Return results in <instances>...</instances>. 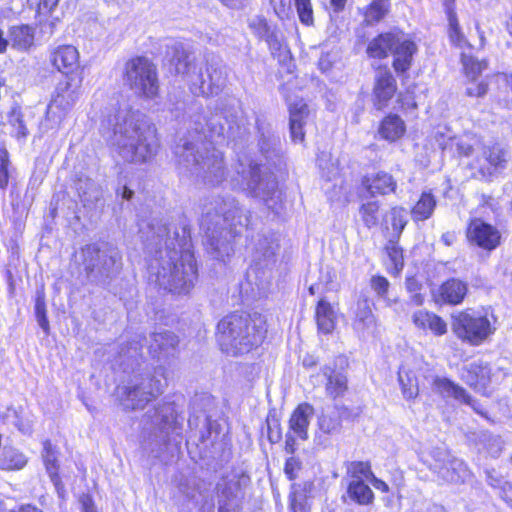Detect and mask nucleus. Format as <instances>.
<instances>
[{
  "label": "nucleus",
  "instance_id": "1",
  "mask_svg": "<svg viewBox=\"0 0 512 512\" xmlns=\"http://www.w3.org/2000/svg\"><path fill=\"white\" fill-rule=\"evenodd\" d=\"M101 130L125 161L144 163L157 151L156 130L139 112L119 109L103 119Z\"/></svg>",
  "mask_w": 512,
  "mask_h": 512
},
{
  "label": "nucleus",
  "instance_id": "2",
  "mask_svg": "<svg viewBox=\"0 0 512 512\" xmlns=\"http://www.w3.org/2000/svg\"><path fill=\"white\" fill-rule=\"evenodd\" d=\"M266 331V323L261 316L232 313L219 321L217 341L224 353L237 356L260 345Z\"/></svg>",
  "mask_w": 512,
  "mask_h": 512
},
{
  "label": "nucleus",
  "instance_id": "3",
  "mask_svg": "<svg viewBox=\"0 0 512 512\" xmlns=\"http://www.w3.org/2000/svg\"><path fill=\"white\" fill-rule=\"evenodd\" d=\"M175 153L179 164L205 184L214 186L225 179L223 154L215 149L211 142L200 137L194 141L187 140L177 146Z\"/></svg>",
  "mask_w": 512,
  "mask_h": 512
},
{
  "label": "nucleus",
  "instance_id": "4",
  "mask_svg": "<svg viewBox=\"0 0 512 512\" xmlns=\"http://www.w3.org/2000/svg\"><path fill=\"white\" fill-rule=\"evenodd\" d=\"M240 209L233 198L215 199L207 207L202 217L201 226L205 231L211 248L217 252V257L229 256L232 251L230 239L232 226L242 224Z\"/></svg>",
  "mask_w": 512,
  "mask_h": 512
},
{
  "label": "nucleus",
  "instance_id": "5",
  "mask_svg": "<svg viewBox=\"0 0 512 512\" xmlns=\"http://www.w3.org/2000/svg\"><path fill=\"white\" fill-rule=\"evenodd\" d=\"M167 244L166 256L161 254L157 282L166 290L177 294L188 293L197 279V268L193 256L179 252L173 241Z\"/></svg>",
  "mask_w": 512,
  "mask_h": 512
},
{
  "label": "nucleus",
  "instance_id": "6",
  "mask_svg": "<svg viewBox=\"0 0 512 512\" xmlns=\"http://www.w3.org/2000/svg\"><path fill=\"white\" fill-rule=\"evenodd\" d=\"M497 319L493 313L466 309L452 314L451 329L464 343L479 346L496 331Z\"/></svg>",
  "mask_w": 512,
  "mask_h": 512
},
{
  "label": "nucleus",
  "instance_id": "7",
  "mask_svg": "<svg viewBox=\"0 0 512 512\" xmlns=\"http://www.w3.org/2000/svg\"><path fill=\"white\" fill-rule=\"evenodd\" d=\"M164 368L155 369L154 374L136 377L129 385L121 388L125 395L123 404L127 408L142 409L163 393L167 385Z\"/></svg>",
  "mask_w": 512,
  "mask_h": 512
},
{
  "label": "nucleus",
  "instance_id": "8",
  "mask_svg": "<svg viewBox=\"0 0 512 512\" xmlns=\"http://www.w3.org/2000/svg\"><path fill=\"white\" fill-rule=\"evenodd\" d=\"M124 81L138 96L152 99L158 95L157 69L146 57H134L125 63Z\"/></svg>",
  "mask_w": 512,
  "mask_h": 512
},
{
  "label": "nucleus",
  "instance_id": "9",
  "mask_svg": "<svg viewBox=\"0 0 512 512\" xmlns=\"http://www.w3.org/2000/svg\"><path fill=\"white\" fill-rule=\"evenodd\" d=\"M83 265L88 275L108 278L121 268L119 250L107 243L90 244L82 249Z\"/></svg>",
  "mask_w": 512,
  "mask_h": 512
},
{
  "label": "nucleus",
  "instance_id": "10",
  "mask_svg": "<svg viewBox=\"0 0 512 512\" xmlns=\"http://www.w3.org/2000/svg\"><path fill=\"white\" fill-rule=\"evenodd\" d=\"M431 457L432 460L428 467L443 482L460 483L468 477L469 471L465 463L451 455L447 450L434 449L431 452Z\"/></svg>",
  "mask_w": 512,
  "mask_h": 512
},
{
  "label": "nucleus",
  "instance_id": "11",
  "mask_svg": "<svg viewBox=\"0 0 512 512\" xmlns=\"http://www.w3.org/2000/svg\"><path fill=\"white\" fill-rule=\"evenodd\" d=\"M241 173L245 181L244 190L264 201L272 198L277 189V182L272 174L262 173L257 164H250L249 169Z\"/></svg>",
  "mask_w": 512,
  "mask_h": 512
},
{
  "label": "nucleus",
  "instance_id": "12",
  "mask_svg": "<svg viewBox=\"0 0 512 512\" xmlns=\"http://www.w3.org/2000/svg\"><path fill=\"white\" fill-rule=\"evenodd\" d=\"M467 238L471 243L487 251L496 249L501 242V234L498 229L481 219H474L470 222Z\"/></svg>",
  "mask_w": 512,
  "mask_h": 512
},
{
  "label": "nucleus",
  "instance_id": "13",
  "mask_svg": "<svg viewBox=\"0 0 512 512\" xmlns=\"http://www.w3.org/2000/svg\"><path fill=\"white\" fill-rule=\"evenodd\" d=\"M435 393L443 398H453L459 403L470 406L476 413L485 416L481 405L474 400L460 385L444 377H435L432 383Z\"/></svg>",
  "mask_w": 512,
  "mask_h": 512
},
{
  "label": "nucleus",
  "instance_id": "14",
  "mask_svg": "<svg viewBox=\"0 0 512 512\" xmlns=\"http://www.w3.org/2000/svg\"><path fill=\"white\" fill-rule=\"evenodd\" d=\"M373 304L368 299H359L353 310L351 326L358 337L365 338L377 329V318L372 310Z\"/></svg>",
  "mask_w": 512,
  "mask_h": 512
},
{
  "label": "nucleus",
  "instance_id": "15",
  "mask_svg": "<svg viewBox=\"0 0 512 512\" xmlns=\"http://www.w3.org/2000/svg\"><path fill=\"white\" fill-rule=\"evenodd\" d=\"M396 90L397 84L392 73L387 68L379 69L373 87L374 106L378 110L386 107L395 95Z\"/></svg>",
  "mask_w": 512,
  "mask_h": 512
},
{
  "label": "nucleus",
  "instance_id": "16",
  "mask_svg": "<svg viewBox=\"0 0 512 512\" xmlns=\"http://www.w3.org/2000/svg\"><path fill=\"white\" fill-rule=\"evenodd\" d=\"M421 358H415L411 363L403 364L398 372V381L401 386L402 395L406 400L415 399L419 394V383L417 372L424 366Z\"/></svg>",
  "mask_w": 512,
  "mask_h": 512
},
{
  "label": "nucleus",
  "instance_id": "17",
  "mask_svg": "<svg viewBox=\"0 0 512 512\" xmlns=\"http://www.w3.org/2000/svg\"><path fill=\"white\" fill-rule=\"evenodd\" d=\"M289 115L291 138L294 142H302L305 136L303 127L310 115L308 105L302 99L289 102Z\"/></svg>",
  "mask_w": 512,
  "mask_h": 512
},
{
  "label": "nucleus",
  "instance_id": "18",
  "mask_svg": "<svg viewBox=\"0 0 512 512\" xmlns=\"http://www.w3.org/2000/svg\"><path fill=\"white\" fill-rule=\"evenodd\" d=\"M178 344L179 339L173 332H156L151 337L149 351L154 357L165 359L175 354Z\"/></svg>",
  "mask_w": 512,
  "mask_h": 512
},
{
  "label": "nucleus",
  "instance_id": "19",
  "mask_svg": "<svg viewBox=\"0 0 512 512\" xmlns=\"http://www.w3.org/2000/svg\"><path fill=\"white\" fill-rule=\"evenodd\" d=\"M51 62L58 71L69 74L79 67V52L72 45H62L51 52Z\"/></svg>",
  "mask_w": 512,
  "mask_h": 512
},
{
  "label": "nucleus",
  "instance_id": "20",
  "mask_svg": "<svg viewBox=\"0 0 512 512\" xmlns=\"http://www.w3.org/2000/svg\"><path fill=\"white\" fill-rule=\"evenodd\" d=\"M412 322L418 329L430 331L437 337L445 335L448 331L446 321L439 315L427 310H418L414 312L412 315Z\"/></svg>",
  "mask_w": 512,
  "mask_h": 512
},
{
  "label": "nucleus",
  "instance_id": "21",
  "mask_svg": "<svg viewBox=\"0 0 512 512\" xmlns=\"http://www.w3.org/2000/svg\"><path fill=\"white\" fill-rule=\"evenodd\" d=\"M41 458L45 465L46 471L56 487L57 492L60 494L63 490V485L58 473V448L50 440L46 439L42 442Z\"/></svg>",
  "mask_w": 512,
  "mask_h": 512
},
{
  "label": "nucleus",
  "instance_id": "22",
  "mask_svg": "<svg viewBox=\"0 0 512 512\" xmlns=\"http://www.w3.org/2000/svg\"><path fill=\"white\" fill-rule=\"evenodd\" d=\"M313 414L314 408L310 404L303 403L298 405L289 419L290 431L298 438L306 440L308 438V426Z\"/></svg>",
  "mask_w": 512,
  "mask_h": 512
},
{
  "label": "nucleus",
  "instance_id": "23",
  "mask_svg": "<svg viewBox=\"0 0 512 512\" xmlns=\"http://www.w3.org/2000/svg\"><path fill=\"white\" fill-rule=\"evenodd\" d=\"M362 184L372 195H386L395 192L397 188V183L393 176L384 171L365 176Z\"/></svg>",
  "mask_w": 512,
  "mask_h": 512
},
{
  "label": "nucleus",
  "instance_id": "24",
  "mask_svg": "<svg viewBox=\"0 0 512 512\" xmlns=\"http://www.w3.org/2000/svg\"><path fill=\"white\" fill-rule=\"evenodd\" d=\"M80 95V83L66 80L57 85L55 95L51 102L60 105L62 108L71 111Z\"/></svg>",
  "mask_w": 512,
  "mask_h": 512
},
{
  "label": "nucleus",
  "instance_id": "25",
  "mask_svg": "<svg viewBox=\"0 0 512 512\" xmlns=\"http://www.w3.org/2000/svg\"><path fill=\"white\" fill-rule=\"evenodd\" d=\"M417 51V47L414 42L399 38V42L393 48V68L396 72H406L410 69L412 64V57Z\"/></svg>",
  "mask_w": 512,
  "mask_h": 512
},
{
  "label": "nucleus",
  "instance_id": "26",
  "mask_svg": "<svg viewBox=\"0 0 512 512\" xmlns=\"http://www.w3.org/2000/svg\"><path fill=\"white\" fill-rule=\"evenodd\" d=\"M70 111L62 108L53 102H50L45 118L40 123V131L43 134H56L61 128L64 120Z\"/></svg>",
  "mask_w": 512,
  "mask_h": 512
},
{
  "label": "nucleus",
  "instance_id": "27",
  "mask_svg": "<svg viewBox=\"0 0 512 512\" xmlns=\"http://www.w3.org/2000/svg\"><path fill=\"white\" fill-rule=\"evenodd\" d=\"M406 132L405 122L396 114H389L380 123L378 133L380 137L389 142L399 140Z\"/></svg>",
  "mask_w": 512,
  "mask_h": 512
},
{
  "label": "nucleus",
  "instance_id": "28",
  "mask_svg": "<svg viewBox=\"0 0 512 512\" xmlns=\"http://www.w3.org/2000/svg\"><path fill=\"white\" fill-rule=\"evenodd\" d=\"M399 37L392 33L380 34L372 39L367 46V54L371 58L383 59L388 56V52L393 51Z\"/></svg>",
  "mask_w": 512,
  "mask_h": 512
},
{
  "label": "nucleus",
  "instance_id": "29",
  "mask_svg": "<svg viewBox=\"0 0 512 512\" xmlns=\"http://www.w3.org/2000/svg\"><path fill=\"white\" fill-rule=\"evenodd\" d=\"M491 369L487 363L473 362L471 363L465 375L466 382L477 391L486 388L490 382Z\"/></svg>",
  "mask_w": 512,
  "mask_h": 512
},
{
  "label": "nucleus",
  "instance_id": "30",
  "mask_svg": "<svg viewBox=\"0 0 512 512\" xmlns=\"http://www.w3.org/2000/svg\"><path fill=\"white\" fill-rule=\"evenodd\" d=\"M336 312L332 305L321 299L316 307V322L319 331L325 334L331 333L336 326Z\"/></svg>",
  "mask_w": 512,
  "mask_h": 512
},
{
  "label": "nucleus",
  "instance_id": "31",
  "mask_svg": "<svg viewBox=\"0 0 512 512\" xmlns=\"http://www.w3.org/2000/svg\"><path fill=\"white\" fill-rule=\"evenodd\" d=\"M467 291L466 283L458 279H450L442 284L440 295L444 302L457 305L463 301Z\"/></svg>",
  "mask_w": 512,
  "mask_h": 512
},
{
  "label": "nucleus",
  "instance_id": "32",
  "mask_svg": "<svg viewBox=\"0 0 512 512\" xmlns=\"http://www.w3.org/2000/svg\"><path fill=\"white\" fill-rule=\"evenodd\" d=\"M27 463V456L16 448L5 446L0 453V469L2 470H21Z\"/></svg>",
  "mask_w": 512,
  "mask_h": 512
},
{
  "label": "nucleus",
  "instance_id": "33",
  "mask_svg": "<svg viewBox=\"0 0 512 512\" xmlns=\"http://www.w3.org/2000/svg\"><path fill=\"white\" fill-rule=\"evenodd\" d=\"M348 497L359 505H370L374 501L372 489L361 480H350L347 487Z\"/></svg>",
  "mask_w": 512,
  "mask_h": 512
},
{
  "label": "nucleus",
  "instance_id": "34",
  "mask_svg": "<svg viewBox=\"0 0 512 512\" xmlns=\"http://www.w3.org/2000/svg\"><path fill=\"white\" fill-rule=\"evenodd\" d=\"M12 46L26 51L34 44V30L28 25L14 26L10 31Z\"/></svg>",
  "mask_w": 512,
  "mask_h": 512
},
{
  "label": "nucleus",
  "instance_id": "35",
  "mask_svg": "<svg viewBox=\"0 0 512 512\" xmlns=\"http://www.w3.org/2000/svg\"><path fill=\"white\" fill-rule=\"evenodd\" d=\"M436 200L431 193H423L411 211L413 220L423 221L432 215Z\"/></svg>",
  "mask_w": 512,
  "mask_h": 512
},
{
  "label": "nucleus",
  "instance_id": "36",
  "mask_svg": "<svg viewBox=\"0 0 512 512\" xmlns=\"http://www.w3.org/2000/svg\"><path fill=\"white\" fill-rule=\"evenodd\" d=\"M385 228L389 230L388 223L391 224L392 236L398 238L407 224V213L402 207H393L389 214L386 215Z\"/></svg>",
  "mask_w": 512,
  "mask_h": 512
},
{
  "label": "nucleus",
  "instance_id": "37",
  "mask_svg": "<svg viewBox=\"0 0 512 512\" xmlns=\"http://www.w3.org/2000/svg\"><path fill=\"white\" fill-rule=\"evenodd\" d=\"M359 213L364 225L371 229L379 224L380 219V203L378 201H368L363 203L359 208Z\"/></svg>",
  "mask_w": 512,
  "mask_h": 512
},
{
  "label": "nucleus",
  "instance_id": "38",
  "mask_svg": "<svg viewBox=\"0 0 512 512\" xmlns=\"http://www.w3.org/2000/svg\"><path fill=\"white\" fill-rule=\"evenodd\" d=\"M461 63L463 71L470 81H476L478 76L487 68L486 61H478L471 55L465 52L461 53Z\"/></svg>",
  "mask_w": 512,
  "mask_h": 512
},
{
  "label": "nucleus",
  "instance_id": "39",
  "mask_svg": "<svg viewBox=\"0 0 512 512\" xmlns=\"http://www.w3.org/2000/svg\"><path fill=\"white\" fill-rule=\"evenodd\" d=\"M448 21H449L448 33H449V39H450L451 43L454 46L458 47L459 49H465L466 47L471 48L472 47L471 44L467 41V39L461 32L456 14L452 10H449V12H448Z\"/></svg>",
  "mask_w": 512,
  "mask_h": 512
},
{
  "label": "nucleus",
  "instance_id": "40",
  "mask_svg": "<svg viewBox=\"0 0 512 512\" xmlns=\"http://www.w3.org/2000/svg\"><path fill=\"white\" fill-rule=\"evenodd\" d=\"M347 390V378L342 373H332L328 376L326 391L332 398L342 396Z\"/></svg>",
  "mask_w": 512,
  "mask_h": 512
},
{
  "label": "nucleus",
  "instance_id": "41",
  "mask_svg": "<svg viewBox=\"0 0 512 512\" xmlns=\"http://www.w3.org/2000/svg\"><path fill=\"white\" fill-rule=\"evenodd\" d=\"M348 475L350 480L370 481L374 473L371 470V465L368 462L354 461L348 466Z\"/></svg>",
  "mask_w": 512,
  "mask_h": 512
},
{
  "label": "nucleus",
  "instance_id": "42",
  "mask_svg": "<svg viewBox=\"0 0 512 512\" xmlns=\"http://www.w3.org/2000/svg\"><path fill=\"white\" fill-rule=\"evenodd\" d=\"M388 11L387 0H375L367 8L364 17L367 24L380 21Z\"/></svg>",
  "mask_w": 512,
  "mask_h": 512
},
{
  "label": "nucleus",
  "instance_id": "43",
  "mask_svg": "<svg viewBox=\"0 0 512 512\" xmlns=\"http://www.w3.org/2000/svg\"><path fill=\"white\" fill-rule=\"evenodd\" d=\"M248 27L259 39L267 40L270 36V28L266 19L262 16H253L249 18Z\"/></svg>",
  "mask_w": 512,
  "mask_h": 512
},
{
  "label": "nucleus",
  "instance_id": "44",
  "mask_svg": "<svg viewBox=\"0 0 512 512\" xmlns=\"http://www.w3.org/2000/svg\"><path fill=\"white\" fill-rule=\"evenodd\" d=\"M154 233H155V236H152V240H154L156 237L158 239L157 244L164 240L165 249H167L166 242L168 244H171V241H173L176 247L177 246L181 247L183 245L182 242L184 239L179 240L178 234L176 232H174L173 236H171L170 228L167 227L166 225L158 226L157 231H155ZM161 252H162V255L166 256V250H164V251L160 250L159 253L161 254Z\"/></svg>",
  "mask_w": 512,
  "mask_h": 512
},
{
  "label": "nucleus",
  "instance_id": "45",
  "mask_svg": "<svg viewBox=\"0 0 512 512\" xmlns=\"http://www.w3.org/2000/svg\"><path fill=\"white\" fill-rule=\"evenodd\" d=\"M433 138L442 150L454 148L455 136L448 127H438Z\"/></svg>",
  "mask_w": 512,
  "mask_h": 512
},
{
  "label": "nucleus",
  "instance_id": "46",
  "mask_svg": "<svg viewBox=\"0 0 512 512\" xmlns=\"http://www.w3.org/2000/svg\"><path fill=\"white\" fill-rule=\"evenodd\" d=\"M386 252L395 272L399 273L404 266L402 249L395 241L390 240L386 246Z\"/></svg>",
  "mask_w": 512,
  "mask_h": 512
},
{
  "label": "nucleus",
  "instance_id": "47",
  "mask_svg": "<svg viewBox=\"0 0 512 512\" xmlns=\"http://www.w3.org/2000/svg\"><path fill=\"white\" fill-rule=\"evenodd\" d=\"M299 20L302 24L310 26L314 22L311 0H293Z\"/></svg>",
  "mask_w": 512,
  "mask_h": 512
},
{
  "label": "nucleus",
  "instance_id": "48",
  "mask_svg": "<svg viewBox=\"0 0 512 512\" xmlns=\"http://www.w3.org/2000/svg\"><path fill=\"white\" fill-rule=\"evenodd\" d=\"M35 313H36V318H37V321H38L40 327L45 332H48L49 331V321L46 316V304H45V298H44L43 292L39 293L36 298Z\"/></svg>",
  "mask_w": 512,
  "mask_h": 512
},
{
  "label": "nucleus",
  "instance_id": "49",
  "mask_svg": "<svg viewBox=\"0 0 512 512\" xmlns=\"http://www.w3.org/2000/svg\"><path fill=\"white\" fill-rule=\"evenodd\" d=\"M318 426L322 432L326 434H331L339 429L340 420L337 417L323 414L319 418Z\"/></svg>",
  "mask_w": 512,
  "mask_h": 512
},
{
  "label": "nucleus",
  "instance_id": "50",
  "mask_svg": "<svg viewBox=\"0 0 512 512\" xmlns=\"http://www.w3.org/2000/svg\"><path fill=\"white\" fill-rule=\"evenodd\" d=\"M59 0H27L31 7H35L40 15H48L57 6Z\"/></svg>",
  "mask_w": 512,
  "mask_h": 512
},
{
  "label": "nucleus",
  "instance_id": "51",
  "mask_svg": "<svg viewBox=\"0 0 512 512\" xmlns=\"http://www.w3.org/2000/svg\"><path fill=\"white\" fill-rule=\"evenodd\" d=\"M8 152L0 148V187L4 188L8 184Z\"/></svg>",
  "mask_w": 512,
  "mask_h": 512
},
{
  "label": "nucleus",
  "instance_id": "52",
  "mask_svg": "<svg viewBox=\"0 0 512 512\" xmlns=\"http://www.w3.org/2000/svg\"><path fill=\"white\" fill-rule=\"evenodd\" d=\"M487 481L488 484L494 488L501 487L504 493H506L508 490H512V484L508 482H503L502 478L494 471H487Z\"/></svg>",
  "mask_w": 512,
  "mask_h": 512
},
{
  "label": "nucleus",
  "instance_id": "53",
  "mask_svg": "<svg viewBox=\"0 0 512 512\" xmlns=\"http://www.w3.org/2000/svg\"><path fill=\"white\" fill-rule=\"evenodd\" d=\"M371 287L380 297H384L388 291L389 282L385 277L373 276L371 278Z\"/></svg>",
  "mask_w": 512,
  "mask_h": 512
},
{
  "label": "nucleus",
  "instance_id": "54",
  "mask_svg": "<svg viewBox=\"0 0 512 512\" xmlns=\"http://www.w3.org/2000/svg\"><path fill=\"white\" fill-rule=\"evenodd\" d=\"M506 156L507 152L504 149L495 146L489 150L487 159L492 165L498 166L506 161Z\"/></svg>",
  "mask_w": 512,
  "mask_h": 512
},
{
  "label": "nucleus",
  "instance_id": "55",
  "mask_svg": "<svg viewBox=\"0 0 512 512\" xmlns=\"http://www.w3.org/2000/svg\"><path fill=\"white\" fill-rule=\"evenodd\" d=\"M300 469H301V462L299 459H297L295 457H290L287 459V461L285 463L284 472L290 480H293L297 477Z\"/></svg>",
  "mask_w": 512,
  "mask_h": 512
},
{
  "label": "nucleus",
  "instance_id": "56",
  "mask_svg": "<svg viewBox=\"0 0 512 512\" xmlns=\"http://www.w3.org/2000/svg\"><path fill=\"white\" fill-rule=\"evenodd\" d=\"M475 81H471V84L467 87L466 93L471 97H482L487 93L488 84L484 81H480L478 83H474Z\"/></svg>",
  "mask_w": 512,
  "mask_h": 512
},
{
  "label": "nucleus",
  "instance_id": "57",
  "mask_svg": "<svg viewBox=\"0 0 512 512\" xmlns=\"http://www.w3.org/2000/svg\"><path fill=\"white\" fill-rule=\"evenodd\" d=\"M454 146L456 147V151L460 155L469 156L472 152V145L464 141L463 139H456L454 142Z\"/></svg>",
  "mask_w": 512,
  "mask_h": 512
},
{
  "label": "nucleus",
  "instance_id": "58",
  "mask_svg": "<svg viewBox=\"0 0 512 512\" xmlns=\"http://www.w3.org/2000/svg\"><path fill=\"white\" fill-rule=\"evenodd\" d=\"M82 512H98L92 498L89 495H82L80 498Z\"/></svg>",
  "mask_w": 512,
  "mask_h": 512
},
{
  "label": "nucleus",
  "instance_id": "59",
  "mask_svg": "<svg viewBox=\"0 0 512 512\" xmlns=\"http://www.w3.org/2000/svg\"><path fill=\"white\" fill-rule=\"evenodd\" d=\"M272 3L274 4V9L278 16L282 17L287 15L288 10L290 9V0H281L279 6H276V0H272Z\"/></svg>",
  "mask_w": 512,
  "mask_h": 512
},
{
  "label": "nucleus",
  "instance_id": "60",
  "mask_svg": "<svg viewBox=\"0 0 512 512\" xmlns=\"http://www.w3.org/2000/svg\"><path fill=\"white\" fill-rule=\"evenodd\" d=\"M373 487L381 492L387 493L389 491V486L386 482L381 479H378L375 475L369 481Z\"/></svg>",
  "mask_w": 512,
  "mask_h": 512
},
{
  "label": "nucleus",
  "instance_id": "61",
  "mask_svg": "<svg viewBox=\"0 0 512 512\" xmlns=\"http://www.w3.org/2000/svg\"><path fill=\"white\" fill-rule=\"evenodd\" d=\"M406 288L410 293L418 292L421 289V284L414 277H410L406 279Z\"/></svg>",
  "mask_w": 512,
  "mask_h": 512
},
{
  "label": "nucleus",
  "instance_id": "62",
  "mask_svg": "<svg viewBox=\"0 0 512 512\" xmlns=\"http://www.w3.org/2000/svg\"><path fill=\"white\" fill-rule=\"evenodd\" d=\"M218 512H240L238 505L231 502L220 503Z\"/></svg>",
  "mask_w": 512,
  "mask_h": 512
},
{
  "label": "nucleus",
  "instance_id": "63",
  "mask_svg": "<svg viewBox=\"0 0 512 512\" xmlns=\"http://www.w3.org/2000/svg\"><path fill=\"white\" fill-rule=\"evenodd\" d=\"M259 247L261 249H264V251H263L264 258H269L274 255V248L271 245L267 246L266 239L259 243Z\"/></svg>",
  "mask_w": 512,
  "mask_h": 512
},
{
  "label": "nucleus",
  "instance_id": "64",
  "mask_svg": "<svg viewBox=\"0 0 512 512\" xmlns=\"http://www.w3.org/2000/svg\"><path fill=\"white\" fill-rule=\"evenodd\" d=\"M290 509L292 512H308L305 505L297 499L291 501Z\"/></svg>",
  "mask_w": 512,
  "mask_h": 512
}]
</instances>
